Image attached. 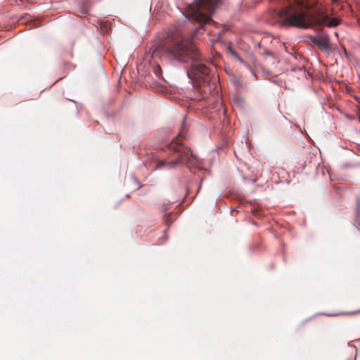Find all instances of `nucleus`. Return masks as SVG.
<instances>
[{
    "mask_svg": "<svg viewBox=\"0 0 360 360\" xmlns=\"http://www.w3.org/2000/svg\"><path fill=\"white\" fill-rule=\"evenodd\" d=\"M153 56H165L182 62L191 61L188 74L198 78L200 83L210 82V68L202 62L197 47L191 40H185L178 31L169 30L167 36L154 46Z\"/></svg>",
    "mask_w": 360,
    "mask_h": 360,
    "instance_id": "nucleus-1",
    "label": "nucleus"
},
{
    "mask_svg": "<svg viewBox=\"0 0 360 360\" xmlns=\"http://www.w3.org/2000/svg\"><path fill=\"white\" fill-rule=\"evenodd\" d=\"M295 2L296 6L290 4L278 11L281 25L307 29L323 25L335 27L340 23L339 18H330L323 8H311L302 0Z\"/></svg>",
    "mask_w": 360,
    "mask_h": 360,
    "instance_id": "nucleus-2",
    "label": "nucleus"
},
{
    "mask_svg": "<svg viewBox=\"0 0 360 360\" xmlns=\"http://www.w3.org/2000/svg\"><path fill=\"white\" fill-rule=\"evenodd\" d=\"M186 131V121L184 120L178 137L174 139L164 150V155H152L148 164L153 169L160 168L173 169L179 165L195 167L198 164V158L191 148L181 142Z\"/></svg>",
    "mask_w": 360,
    "mask_h": 360,
    "instance_id": "nucleus-3",
    "label": "nucleus"
},
{
    "mask_svg": "<svg viewBox=\"0 0 360 360\" xmlns=\"http://www.w3.org/2000/svg\"><path fill=\"white\" fill-rule=\"evenodd\" d=\"M220 0H195L193 4H190L185 11L186 16L190 19L202 23L203 25L212 22L210 15L201 12L205 11L210 15L212 14Z\"/></svg>",
    "mask_w": 360,
    "mask_h": 360,
    "instance_id": "nucleus-4",
    "label": "nucleus"
},
{
    "mask_svg": "<svg viewBox=\"0 0 360 360\" xmlns=\"http://www.w3.org/2000/svg\"><path fill=\"white\" fill-rule=\"evenodd\" d=\"M311 42L320 49L328 51L330 49V39L326 34H321L311 39Z\"/></svg>",
    "mask_w": 360,
    "mask_h": 360,
    "instance_id": "nucleus-5",
    "label": "nucleus"
},
{
    "mask_svg": "<svg viewBox=\"0 0 360 360\" xmlns=\"http://www.w3.org/2000/svg\"><path fill=\"white\" fill-rule=\"evenodd\" d=\"M344 116L349 120H355V116L353 115H349L348 113H344Z\"/></svg>",
    "mask_w": 360,
    "mask_h": 360,
    "instance_id": "nucleus-6",
    "label": "nucleus"
},
{
    "mask_svg": "<svg viewBox=\"0 0 360 360\" xmlns=\"http://www.w3.org/2000/svg\"><path fill=\"white\" fill-rule=\"evenodd\" d=\"M331 1H332V4H337L339 1V0H332Z\"/></svg>",
    "mask_w": 360,
    "mask_h": 360,
    "instance_id": "nucleus-7",
    "label": "nucleus"
},
{
    "mask_svg": "<svg viewBox=\"0 0 360 360\" xmlns=\"http://www.w3.org/2000/svg\"><path fill=\"white\" fill-rule=\"evenodd\" d=\"M238 60L242 63H243V60L240 58H238Z\"/></svg>",
    "mask_w": 360,
    "mask_h": 360,
    "instance_id": "nucleus-8",
    "label": "nucleus"
},
{
    "mask_svg": "<svg viewBox=\"0 0 360 360\" xmlns=\"http://www.w3.org/2000/svg\"><path fill=\"white\" fill-rule=\"evenodd\" d=\"M356 312H350V313H348V314H355Z\"/></svg>",
    "mask_w": 360,
    "mask_h": 360,
    "instance_id": "nucleus-9",
    "label": "nucleus"
},
{
    "mask_svg": "<svg viewBox=\"0 0 360 360\" xmlns=\"http://www.w3.org/2000/svg\"><path fill=\"white\" fill-rule=\"evenodd\" d=\"M359 312H360V311Z\"/></svg>",
    "mask_w": 360,
    "mask_h": 360,
    "instance_id": "nucleus-10",
    "label": "nucleus"
}]
</instances>
